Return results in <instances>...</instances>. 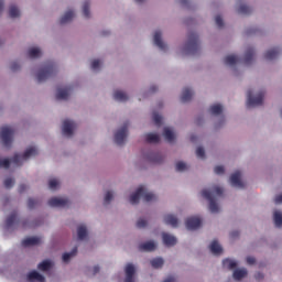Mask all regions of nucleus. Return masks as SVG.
<instances>
[{"mask_svg":"<svg viewBox=\"0 0 282 282\" xmlns=\"http://www.w3.org/2000/svg\"><path fill=\"white\" fill-rule=\"evenodd\" d=\"M202 197L209 202L210 213H219V205H217V200L219 197H224V187L220 185H213L208 189H203Z\"/></svg>","mask_w":282,"mask_h":282,"instance_id":"f257e3e1","label":"nucleus"},{"mask_svg":"<svg viewBox=\"0 0 282 282\" xmlns=\"http://www.w3.org/2000/svg\"><path fill=\"white\" fill-rule=\"evenodd\" d=\"M36 155H39V150L36 149V147H31L26 149L22 156L21 154H15L11 160L0 159V167L2 166L3 169H10L11 163L14 164V166H21V164H23L25 160H30V158H34Z\"/></svg>","mask_w":282,"mask_h":282,"instance_id":"f03ea898","label":"nucleus"},{"mask_svg":"<svg viewBox=\"0 0 282 282\" xmlns=\"http://www.w3.org/2000/svg\"><path fill=\"white\" fill-rule=\"evenodd\" d=\"M140 198H143V202H155L158 196L147 189V186L141 185L137 188L135 193L130 196V204L135 205L140 204Z\"/></svg>","mask_w":282,"mask_h":282,"instance_id":"7ed1b4c3","label":"nucleus"},{"mask_svg":"<svg viewBox=\"0 0 282 282\" xmlns=\"http://www.w3.org/2000/svg\"><path fill=\"white\" fill-rule=\"evenodd\" d=\"M185 54L195 56L199 52V36L195 32H191L187 36V43L184 47Z\"/></svg>","mask_w":282,"mask_h":282,"instance_id":"20e7f679","label":"nucleus"},{"mask_svg":"<svg viewBox=\"0 0 282 282\" xmlns=\"http://www.w3.org/2000/svg\"><path fill=\"white\" fill-rule=\"evenodd\" d=\"M54 74H56V65H54V62L46 63L37 73V83H45V80L52 78Z\"/></svg>","mask_w":282,"mask_h":282,"instance_id":"39448f33","label":"nucleus"},{"mask_svg":"<svg viewBox=\"0 0 282 282\" xmlns=\"http://www.w3.org/2000/svg\"><path fill=\"white\" fill-rule=\"evenodd\" d=\"M14 135V129L10 126H4L0 129V139L3 147L10 148L12 145V137Z\"/></svg>","mask_w":282,"mask_h":282,"instance_id":"423d86ee","label":"nucleus"},{"mask_svg":"<svg viewBox=\"0 0 282 282\" xmlns=\"http://www.w3.org/2000/svg\"><path fill=\"white\" fill-rule=\"evenodd\" d=\"M265 96L264 91H260L256 97H252V90H248L247 93V108L250 107H260L263 105V98Z\"/></svg>","mask_w":282,"mask_h":282,"instance_id":"0eeeda50","label":"nucleus"},{"mask_svg":"<svg viewBox=\"0 0 282 282\" xmlns=\"http://www.w3.org/2000/svg\"><path fill=\"white\" fill-rule=\"evenodd\" d=\"M128 133L129 123H124L123 127L115 133V142L118 144V147H122V144H124V140H127Z\"/></svg>","mask_w":282,"mask_h":282,"instance_id":"6e6552de","label":"nucleus"},{"mask_svg":"<svg viewBox=\"0 0 282 282\" xmlns=\"http://www.w3.org/2000/svg\"><path fill=\"white\" fill-rule=\"evenodd\" d=\"M76 128V123L69 119L63 121L62 132L63 135H67V138H72L74 135V129Z\"/></svg>","mask_w":282,"mask_h":282,"instance_id":"1a4fd4ad","label":"nucleus"},{"mask_svg":"<svg viewBox=\"0 0 282 282\" xmlns=\"http://www.w3.org/2000/svg\"><path fill=\"white\" fill-rule=\"evenodd\" d=\"M185 226L187 230H197V228H202V218L197 216H193L186 219Z\"/></svg>","mask_w":282,"mask_h":282,"instance_id":"9d476101","label":"nucleus"},{"mask_svg":"<svg viewBox=\"0 0 282 282\" xmlns=\"http://www.w3.org/2000/svg\"><path fill=\"white\" fill-rule=\"evenodd\" d=\"M48 206L52 208H65V206H69V199L53 197L48 199Z\"/></svg>","mask_w":282,"mask_h":282,"instance_id":"9b49d317","label":"nucleus"},{"mask_svg":"<svg viewBox=\"0 0 282 282\" xmlns=\"http://www.w3.org/2000/svg\"><path fill=\"white\" fill-rule=\"evenodd\" d=\"M126 278L123 282H135V267L132 263H128L124 269Z\"/></svg>","mask_w":282,"mask_h":282,"instance_id":"f8f14e48","label":"nucleus"},{"mask_svg":"<svg viewBox=\"0 0 282 282\" xmlns=\"http://www.w3.org/2000/svg\"><path fill=\"white\" fill-rule=\"evenodd\" d=\"M145 158L149 162H152V164H162L164 162V156L161 153L151 152Z\"/></svg>","mask_w":282,"mask_h":282,"instance_id":"ddd939ff","label":"nucleus"},{"mask_svg":"<svg viewBox=\"0 0 282 282\" xmlns=\"http://www.w3.org/2000/svg\"><path fill=\"white\" fill-rule=\"evenodd\" d=\"M69 91H72V87L58 88L56 100H67L69 98Z\"/></svg>","mask_w":282,"mask_h":282,"instance_id":"4468645a","label":"nucleus"},{"mask_svg":"<svg viewBox=\"0 0 282 282\" xmlns=\"http://www.w3.org/2000/svg\"><path fill=\"white\" fill-rule=\"evenodd\" d=\"M154 45H156L159 50H166V44H164V42L162 41V31H155Z\"/></svg>","mask_w":282,"mask_h":282,"instance_id":"2eb2a0df","label":"nucleus"},{"mask_svg":"<svg viewBox=\"0 0 282 282\" xmlns=\"http://www.w3.org/2000/svg\"><path fill=\"white\" fill-rule=\"evenodd\" d=\"M41 243V238L39 237H29L22 240L23 248H30V246H39Z\"/></svg>","mask_w":282,"mask_h":282,"instance_id":"dca6fc26","label":"nucleus"},{"mask_svg":"<svg viewBox=\"0 0 282 282\" xmlns=\"http://www.w3.org/2000/svg\"><path fill=\"white\" fill-rule=\"evenodd\" d=\"M156 246L154 241H148L144 243L139 245V250L141 252H153L155 250Z\"/></svg>","mask_w":282,"mask_h":282,"instance_id":"f3484780","label":"nucleus"},{"mask_svg":"<svg viewBox=\"0 0 282 282\" xmlns=\"http://www.w3.org/2000/svg\"><path fill=\"white\" fill-rule=\"evenodd\" d=\"M279 54H281V50H279V47L271 48L264 53V58L265 61H274Z\"/></svg>","mask_w":282,"mask_h":282,"instance_id":"a211bd4d","label":"nucleus"},{"mask_svg":"<svg viewBox=\"0 0 282 282\" xmlns=\"http://www.w3.org/2000/svg\"><path fill=\"white\" fill-rule=\"evenodd\" d=\"M162 238H163V243L165 246H175V243H177V238L166 232H163Z\"/></svg>","mask_w":282,"mask_h":282,"instance_id":"6ab92c4d","label":"nucleus"},{"mask_svg":"<svg viewBox=\"0 0 282 282\" xmlns=\"http://www.w3.org/2000/svg\"><path fill=\"white\" fill-rule=\"evenodd\" d=\"M209 250L212 254H221L224 252V249L221 248V245L217 240H213V242L209 246Z\"/></svg>","mask_w":282,"mask_h":282,"instance_id":"aec40b11","label":"nucleus"},{"mask_svg":"<svg viewBox=\"0 0 282 282\" xmlns=\"http://www.w3.org/2000/svg\"><path fill=\"white\" fill-rule=\"evenodd\" d=\"M28 280L31 282L39 281V282H45V276H43L41 273L37 271H31L28 274Z\"/></svg>","mask_w":282,"mask_h":282,"instance_id":"412c9836","label":"nucleus"},{"mask_svg":"<svg viewBox=\"0 0 282 282\" xmlns=\"http://www.w3.org/2000/svg\"><path fill=\"white\" fill-rule=\"evenodd\" d=\"M254 61V48L249 47L245 53V65H250Z\"/></svg>","mask_w":282,"mask_h":282,"instance_id":"4be33fe9","label":"nucleus"},{"mask_svg":"<svg viewBox=\"0 0 282 282\" xmlns=\"http://www.w3.org/2000/svg\"><path fill=\"white\" fill-rule=\"evenodd\" d=\"M164 223L167 225V226H172V228H177V217L171 215V214H167L164 216Z\"/></svg>","mask_w":282,"mask_h":282,"instance_id":"5701e85b","label":"nucleus"},{"mask_svg":"<svg viewBox=\"0 0 282 282\" xmlns=\"http://www.w3.org/2000/svg\"><path fill=\"white\" fill-rule=\"evenodd\" d=\"M193 90L191 88H184L181 95V102H189L193 98Z\"/></svg>","mask_w":282,"mask_h":282,"instance_id":"b1692460","label":"nucleus"},{"mask_svg":"<svg viewBox=\"0 0 282 282\" xmlns=\"http://www.w3.org/2000/svg\"><path fill=\"white\" fill-rule=\"evenodd\" d=\"M113 98L119 102H127V100H129V96H127L122 90H116L113 93Z\"/></svg>","mask_w":282,"mask_h":282,"instance_id":"393cba45","label":"nucleus"},{"mask_svg":"<svg viewBox=\"0 0 282 282\" xmlns=\"http://www.w3.org/2000/svg\"><path fill=\"white\" fill-rule=\"evenodd\" d=\"M229 184H231V186H234V188H246V185L241 181V177L229 178Z\"/></svg>","mask_w":282,"mask_h":282,"instance_id":"a878e982","label":"nucleus"},{"mask_svg":"<svg viewBox=\"0 0 282 282\" xmlns=\"http://www.w3.org/2000/svg\"><path fill=\"white\" fill-rule=\"evenodd\" d=\"M14 224H19V220L17 219V212L11 213V215L6 220L7 228H12Z\"/></svg>","mask_w":282,"mask_h":282,"instance_id":"bb28decb","label":"nucleus"},{"mask_svg":"<svg viewBox=\"0 0 282 282\" xmlns=\"http://www.w3.org/2000/svg\"><path fill=\"white\" fill-rule=\"evenodd\" d=\"M74 17H75L74 11H72V10L67 11V12L59 19L61 25H65V23H69V21H72V19H74Z\"/></svg>","mask_w":282,"mask_h":282,"instance_id":"cd10ccee","label":"nucleus"},{"mask_svg":"<svg viewBox=\"0 0 282 282\" xmlns=\"http://www.w3.org/2000/svg\"><path fill=\"white\" fill-rule=\"evenodd\" d=\"M145 142H148V144H158V142H160V135L155 133H148L145 134Z\"/></svg>","mask_w":282,"mask_h":282,"instance_id":"c85d7f7f","label":"nucleus"},{"mask_svg":"<svg viewBox=\"0 0 282 282\" xmlns=\"http://www.w3.org/2000/svg\"><path fill=\"white\" fill-rule=\"evenodd\" d=\"M77 237L79 241H83L87 238V227L85 225H80L77 227Z\"/></svg>","mask_w":282,"mask_h":282,"instance_id":"c756f323","label":"nucleus"},{"mask_svg":"<svg viewBox=\"0 0 282 282\" xmlns=\"http://www.w3.org/2000/svg\"><path fill=\"white\" fill-rule=\"evenodd\" d=\"M247 275H248V270L246 269H237L234 271V279L236 281H241V279H243Z\"/></svg>","mask_w":282,"mask_h":282,"instance_id":"7c9ffc66","label":"nucleus"},{"mask_svg":"<svg viewBox=\"0 0 282 282\" xmlns=\"http://www.w3.org/2000/svg\"><path fill=\"white\" fill-rule=\"evenodd\" d=\"M37 269H39L41 272H47V270H51V269H52V261H50V260H44V261H42V262L37 265Z\"/></svg>","mask_w":282,"mask_h":282,"instance_id":"2f4dec72","label":"nucleus"},{"mask_svg":"<svg viewBox=\"0 0 282 282\" xmlns=\"http://www.w3.org/2000/svg\"><path fill=\"white\" fill-rule=\"evenodd\" d=\"M9 17L11 19H18V17H21V11L19 10V8L17 6L12 4L9 8Z\"/></svg>","mask_w":282,"mask_h":282,"instance_id":"473e14b6","label":"nucleus"},{"mask_svg":"<svg viewBox=\"0 0 282 282\" xmlns=\"http://www.w3.org/2000/svg\"><path fill=\"white\" fill-rule=\"evenodd\" d=\"M77 253H78V247H75L72 250V252L64 253L63 257H62L64 263H68L69 259H72V257H76Z\"/></svg>","mask_w":282,"mask_h":282,"instance_id":"72a5a7b5","label":"nucleus"},{"mask_svg":"<svg viewBox=\"0 0 282 282\" xmlns=\"http://www.w3.org/2000/svg\"><path fill=\"white\" fill-rule=\"evenodd\" d=\"M41 54V48L39 47H32L28 51L29 58H40Z\"/></svg>","mask_w":282,"mask_h":282,"instance_id":"f704fd0d","label":"nucleus"},{"mask_svg":"<svg viewBox=\"0 0 282 282\" xmlns=\"http://www.w3.org/2000/svg\"><path fill=\"white\" fill-rule=\"evenodd\" d=\"M163 135L167 142H174L175 134L173 133V130L169 128H164Z\"/></svg>","mask_w":282,"mask_h":282,"instance_id":"c9c22d12","label":"nucleus"},{"mask_svg":"<svg viewBox=\"0 0 282 282\" xmlns=\"http://www.w3.org/2000/svg\"><path fill=\"white\" fill-rule=\"evenodd\" d=\"M209 111L213 116H219L224 111V108L221 107V105L216 104L210 106Z\"/></svg>","mask_w":282,"mask_h":282,"instance_id":"e433bc0d","label":"nucleus"},{"mask_svg":"<svg viewBox=\"0 0 282 282\" xmlns=\"http://www.w3.org/2000/svg\"><path fill=\"white\" fill-rule=\"evenodd\" d=\"M273 221L276 228H281L282 226V214L279 210H275L273 214Z\"/></svg>","mask_w":282,"mask_h":282,"instance_id":"4c0bfd02","label":"nucleus"},{"mask_svg":"<svg viewBox=\"0 0 282 282\" xmlns=\"http://www.w3.org/2000/svg\"><path fill=\"white\" fill-rule=\"evenodd\" d=\"M152 268H154L155 270L162 268V265H164V259L162 258H154L150 261Z\"/></svg>","mask_w":282,"mask_h":282,"instance_id":"58836bf2","label":"nucleus"},{"mask_svg":"<svg viewBox=\"0 0 282 282\" xmlns=\"http://www.w3.org/2000/svg\"><path fill=\"white\" fill-rule=\"evenodd\" d=\"M238 61H239V58H237V56L228 55V56L225 57L224 63H225V65L232 66V65H237Z\"/></svg>","mask_w":282,"mask_h":282,"instance_id":"ea45409f","label":"nucleus"},{"mask_svg":"<svg viewBox=\"0 0 282 282\" xmlns=\"http://www.w3.org/2000/svg\"><path fill=\"white\" fill-rule=\"evenodd\" d=\"M223 268H227V270H235V268H237V262L230 259H225L223 261Z\"/></svg>","mask_w":282,"mask_h":282,"instance_id":"a19ab883","label":"nucleus"},{"mask_svg":"<svg viewBox=\"0 0 282 282\" xmlns=\"http://www.w3.org/2000/svg\"><path fill=\"white\" fill-rule=\"evenodd\" d=\"M251 12H252V8L246 4H240L238 8V14H250Z\"/></svg>","mask_w":282,"mask_h":282,"instance_id":"79ce46f5","label":"nucleus"},{"mask_svg":"<svg viewBox=\"0 0 282 282\" xmlns=\"http://www.w3.org/2000/svg\"><path fill=\"white\" fill-rule=\"evenodd\" d=\"M83 14L85 17V19H89L90 17V12H89V2H84L83 4Z\"/></svg>","mask_w":282,"mask_h":282,"instance_id":"37998d69","label":"nucleus"},{"mask_svg":"<svg viewBox=\"0 0 282 282\" xmlns=\"http://www.w3.org/2000/svg\"><path fill=\"white\" fill-rule=\"evenodd\" d=\"M48 188L51 191H56V188H58V181H56V178H53L48 182Z\"/></svg>","mask_w":282,"mask_h":282,"instance_id":"c03bdc74","label":"nucleus"},{"mask_svg":"<svg viewBox=\"0 0 282 282\" xmlns=\"http://www.w3.org/2000/svg\"><path fill=\"white\" fill-rule=\"evenodd\" d=\"M196 155L197 158H200V160H204V158H206V151H204V148L198 147L196 149Z\"/></svg>","mask_w":282,"mask_h":282,"instance_id":"a18cd8bd","label":"nucleus"},{"mask_svg":"<svg viewBox=\"0 0 282 282\" xmlns=\"http://www.w3.org/2000/svg\"><path fill=\"white\" fill-rule=\"evenodd\" d=\"M186 169H188L186 163H184L182 161L176 163V171L183 172V171H186Z\"/></svg>","mask_w":282,"mask_h":282,"instance_id":"49530a36","label":"nucleus"},{"mask_svg":"<svg viewBox=\"0 0 282 282\" xmlns=\"http://www.w3.org/2000/svg\"><path fill=\"white\" fill-rule=\"evenodd\" d=\"M153 121L156 124V127H160L162 124V116L159 113H153Z\"/></svg>","mask_w":282,"mask_h":282,"instance_id":"de8ad7c7","label":"nucleus"},{"mask_svg":"<svg viewBox=\"0 0 282 282\" xmlns=\"http://www.w3.org/2000/svg\"><path fill=\"white\" fill-rule=\"evenodd\" d=\"M39 206V200L34 198H29L28 200V207L29 208H36Z\"/></svg>","mask_w":282,"mask_h":282,"instance_id":"09e8293b","label":"nucleus"},{"mask_svg":"<svg viewBox=\"0 0 282 282\" xmlns=\"http://www.w3.org/2000/svg\"><path fill=\"white\" fill-rule=\"evenodd\" d=\"M91 69H94V72H96L97 69H100V59H94L91 62Z\"/></svg>","mask_w":282,"mask_h":282,"instance_id":"8fccbe9b","label":"nucleus"},{"mask_svg":"<svg viewBox=\"0 0 282 282\" xmlns=\"http://www.w3.org/2000/svg\"><path fill=\"white\" fill-rule=\"evenodd\" d=\"M147 220L144 218H140L138 221H137V228H147Z\"/></svg>","mask_w":282,"mask_h":282,"instance_id":"3c124183","label":"nucleus"},{"mask_svg":"<svg viewBox=\"0 0 282 282\" xmlns=\"http://www.w3.org/2000/svg\"><path fill=\"white\" fill-rule=\"evenodd\" d=\"M4 186L6 188H12V186H14V178L4 180Z\"/></svg>","mask_w":282,"mask_h":282,"instance_id":"603ef678","label":"nucleus"},{"mask_svg":"<svg viewBox=\"0 0 282 282\" xmlns=\"http://www.w3.org/2000/svg\"><path fill=\"white\" fill-rule=\"evenodd\" d=\"M215 22L218 28H224V19H221V15H216Z\"/></svg>","mask_w":282,"mask_h":282,"instance_id":"864d4df0","label":"nucleus"},{"mask_svg":"<svg viewBox=\"0 0 282 282\" xmlns=\"http://www.w3.org/2000/svg\"><path fill=\"white\" fill-rule=\"evenodd\" d=\"M113 199V194L111 192H107L105 195V204H109Z\"/></svg>","mask_w":282,"mask_h":282,"instance_id":"5fc2aeb1","label":"nucleus"},{"mask_svg":"<svg viewBox=\"0 0 282 282\" xmlns=\"http://www.w3.org/2000/svg\"><path fill=\"white\" fill-rule=\"evenodd\" d=\"M11 72H17L18 69H21V65H19V62H13L10 66Z\"/></svg>","mask_w":282,"mask_h":282,"instance_id":"6e6d98bb","label":"nucleus"},{"mask_svg":"<svg viewBox=\"0 0 282 282\" xmlns=\"http://www.w3.org/2000/svg\"><path fill=\"white\" fill-rule=\"evenodd\" d=\"M216 175H224V166L218 165L214 169Z\"/></svg>","mask_w":282,"mask_h":282,"instance_id":"4d7b16f0","label":"nucleus"},{"mask_svg":"<svg viewBox=\"0 0 282 282\" xmlns=\"http://www.w3.org/2000/svg\"><path fill=\"white\" fill-rule=\"evenodd\" d=\"M247 263L248 265H254V263H257V260L254 259V257H247Z\"/></svg>","mask_w":282,"mask_h":282,"instance_id":"13d9d810","label":"nucleus"},{"mask_svg":"<svg viewBox=\"0 0 282 282\" xmlns=\"http://www.w3.org/2000/svg\"><path fill=\"white\" fill-rule=\"evenodd\" d=\"M25 191H28V185L21 184V185L19 186V193H25Z\"/></svg>","mask_w":282,"mask_h":282,"instance_id":"bf43d9fd","label":"nucleus"},{"mask_svg":"<svg viewBox=\"0 0 282 282\" xmlns=\"http://www.w3.org/2000/svg\"><path fill=\"white\" fill-rule=\"evenodd\" d=\"M256 280L257 281H261L262 279H263V273H261V272H258V273H256Z\"/></svg>","mask_w":282,"mask_h":282,"instance_id":"052dcab7","label":"nucleus"},{"mask_svg":"<svg viewBox=\"0 0 282 282\" xmlns=\"http://www.w3.org/2000/svg\"><path fill=\"white\" fill-rule=\"evenodd\" d=\"M98 272H100V267L95 265L94 269H93V274L96 275V274H98Z\"/></svg>","mask_w":282,"mask_h":282,"instance_id":"680f3d73","label":"nucleus"},{"mask_svg":"<svg viewBox=\"0 0 282 282\" xmlns=\"http://www.w3.org/2000/svg\"><path fill=\"white\" fill-rule=\"evenodd\" d=\"M230 237H231V239H235V238L239 237V231H232L230 234Z\"/></svg>","mask_w":282,"mask_h":282,"instance_id":"e2e57ef3","label":"nucleus"},{"mask_svg":"<svg viewBox=\"0 0 282 282\" xmlns=\"http://www.w3.org/2000/svg\"><path fill=\"white\" fill-rule=\"evenodd\" d=\"M230 177H241V172L238 171V172L231 174Z\"/></svg>","mask_w":282,"mask_h":282,"instance_id":"0e129e2a","label":"nucleus"},{"mask_svg":"<svg viewBox=\"0 0 282 282\" xmlns=\"http://www.w3.org/2000/svg\"><path fill=\"white\" fill-rule=\"evenodd\" d=\"M164 282H175V276H169Z\"/></svg>","mask_w":282,"mask_h":282,"instance_id":"69168bd1","label":"nucleus"},{"mask_svg":"<svg viewBox=\"0 0 282 282\" xmlns=\"http://www.w3.org/2000/svg\"><path fill=\"white\" fill-rule=\"evenodd\" d=\"M150 91H151L152 94H154V91H158V87L151 86Z\"/></svg>","mask_w":282,"mask_h":282,"instance_id":"338daca9","label":"nucleus"},{"mask_svg":"<svg viewBox=\"0 0 282 282\" xmlns=\"http://www.w3.org/2000/svg\"><path fill=\"white\" fill-rule=\"evenodd\" d=\"M3 12V0H0V13Z\"/></svg>","mask_w":282,"mask_h":282,"instance_id":"774afa93","label":"nucleus"}]
</instances>
